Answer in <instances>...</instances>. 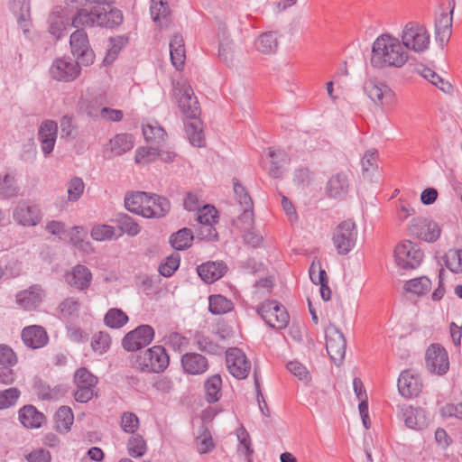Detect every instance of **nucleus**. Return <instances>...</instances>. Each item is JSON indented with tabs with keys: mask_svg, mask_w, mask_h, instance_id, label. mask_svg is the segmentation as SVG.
Returning a JSON list of instances; mask_svg holds the SVG:
<instances>
[{
	"mask_svg": "<svg viewBox=\"0 0 462 462\" xmlns=\"http://www.w3.org/2000/svg\"><path fill=\"white\" fill-rule=\"evenodd\" d=\"M349 189L348 177L345 172L333 175L327 183V194L333 199H341L346 196Z\"/></svg>",
	"mask_w": 462,
	"mask_h": 462,
	"instance_id": "c85d7f7f",
	"label": "nucleus"
},
{
	"mask_svg": "<svg viewBox=\"0 0 462 462\" xmlns=\"http://www.w3.org/2000/svg\"><path fill=\"white\" fill-rule=\"evenodd\" d=\"M150 11L154 22L167 19L171 13L167 0H151Z\"/></svg>",
	"mask_w": 462,
	"mask_h": 462,
	"instance_id": "5fc2aeb1",
	"label": "nucleus"
},
{
	"mask_svg": "<svg viewBox=\"0 0 462 462\" xmlns=\"http://www.w3.org/2000/svg\"><path fill=\"white\" fill-rule=\"evenodd\" d=\"M171 64L177 70L182 69L186 60L184 39L180 33H175L170 42Z\"/></svg>",
	"mask_w": 462,
	"mask_h": 462,
	"instance_id": "7c9ffc66",
	"label": "nucleus"
},
{
	"mask_svg": "<svg viewBox=\"0 0 462 462\" xmlns=\"http://www.w3.org/2000/svg\"><path fill=\"white\" fill-rule=\"evenodd\" d=\"M346 340L343 333L334 325L326 328V349L330 359L339 365L345 358Z\"/></svg>",
	"mask_w": 462,
	"mask_h": 462,
	"instance_id": "9b49d317",
	"label": "nucleus"
},
{
	"mask_svg": "<svg viewBox=\"0 0 462 462\" xmlns=\"http://www.w3.org/2000/svg\"><path fill=\"white\" fill-rule=\"evenodd\" d=\"M193 340L194 345L201 352L210 355H221L224 351L223 347L213 342L208 337L204 336L201 332H196Z\"/></svg>",
	"mask_w": 462,
	"mask_h": 462,
	"instance_id": "ea45409f",
	"label": "nucleus"
},
{
	"mask_svg": "<svg viewBox=\"0 0 462 462\" xmlns=\"http://www.w3.org/2000/svg\"><path fill=\"white\" fill-rule=\"evenodd\" d=\"M65 279L69 286L79 291H86L91 285L92 273L87 266L77 264L66 273Z\"/></svg>",
	"mask_w": 462,
	"mask_h": 462,
	"instance_id": "4be33fe9",
	"label": "nucleus"
},
{
	"mask_svg": "<svg viewBox=\"0 0 462 462\" xmlns=\"http://www.w3.org/2000/svg\"><path fill=\"white\" fill-rule=\"evenodd\" d=\"M430 36L427 29L415 22L408 23L402 31V42L403 48L422 52L429 48Z\"/></svg>",
	"mask_w": 462,
	"mask_h": 462,
	"instance_id": "423d86ee",
	"label": "nucleus"
},
{
	"mask_svg": "<svg viewBox=\"0 0 462 462\" xmlns=\"http://www.w3.org/2000/svg\"><path fill=\"white\" fill-rule=\"evenodd\" d=\"M402 418L405 425L412 430H422L428 426L429 419L426 411L421 408H413L411 405L401 406Z\"/></svg>",
	"mask_w": 462,
	"mask_h": 462,
	"instance_id": "412c9836",
	"label": "nucleus"
},
{
	"mask_svg": "<svg viewBox=\"0 0 462 462\" xmlns=\"http://www.w3.org/2000/svg\"><path fill=\"white\" fill-rule=\"evenodd\" d=\"M257 314L271 328L282 329L287 327L290 316L285 307L274 300L262 302L256 309Z\"/></svg>",
	"mask_w": 462,
	"mask_h": 462,
	"instance_id": "7ed1b4c3",
	"label": "nucleus"
},
{
	"mask_svg": "<svg viewBox=\"0 0 462 462\" xmlns=\"http://www.w3.org/2000/svg\"><path fill=\"white\" fill-rule=\"evenodd\" d=\"M197 272L206 283H213L226 274L227 265L223 261H208L199 265Z\"/></svg>",
	"mask_w": 462,
	"mask_h": 462,
	"instance_id": "5701e85b",
	"label": "nucleus"
},
{
	"mask_svg": "<svg viewBox=\"0 0 462 462\" xmlns=\"http://www.w3.org/2000/svg\"><path fill=\"white\" fill-rule=\"evenodd\" d=\"M136 363L142 372L159 374L164 372L169 366L170 356L162 346H153L143 356H139Z\"/></svg>",
	"mask_w": 462,
	"mask_h": 462,
	"instance_id": "20e7f679",
	"label": "nucleus"
},
{
	"mask_svg": "<svg viewBox=\"0 0 462 462\" xmlns=\"http://www.w3.org/2000/svg\"><path fill=\"white\" fill-rule=\"evenodd\" d=\"M80 62L69 58L56 59L50 69L51 76L59 81L70 82L80 74Z\"/></svg>",
	"mask_w": 462,
	"mask_h": 462,
	"instance_id": "ddd939ff",
	"label": "nucleus"
},
{
	"mask_svg": "<svg viewBox=\"0 0 462 462\" xmlns=\"http://www.w3.org/2000/svg\"><path fill=\"white\" fill-rule=\"evenodd\" d=\"M357 240V228L353 220L346 219L338 224L333 231L332 242L338 254H347Z\"/></svg>",
	"mask_w": 462,
	"mask_h": 462,
	"instance_id": "39448f33",
	"label": "nucleus"
},
{
	"mask_svg": "<svg viewBox=\"0 0 462 462\" xmlns=\"http://www.w3.org/2000/svg\"><path fill=\"white\" fill-rule=\"evenodd\" d=\"M86 233L84 232L83 227L81 226H74L70 235V243L78 249L88 252L90 248V243L84 240V236Z\"/></svg>",
	"mask_w": 462,
	"mask_h": 462,
	"instance_id": "0e129e2a",
	"label": "nucleus"
},
{
	"mask_svg": "<svg viewBox=\"0 0 462 462\" xmlns=\"http://www.w3.org/2000/svg\"><path fill=\"white\" fill-rule=\"evenodd\" d=\"M58 124L53 120H44L38 131V139L41 147L45 155L50 154L53 149L57 139Z\"/></svg>",
	"mask_w": 462,
	"mask_h": 462,
	"instance_id": "6ab92c4d",
	"label": "nucleus"
},
{
	"mask_svg": "<svg viewBox=\"0 0 462 462\" xmlns=\"http://www.w3.org/2000/svg\"><path fill=\"white\" fill-rule=\"evenodd\" d=\"M426 367L430 373L445 374L449 369L448 352L439 345L428 347L425 356Z\"/></svg>",
	"mask_w": 462,
	"mask_h": 462,
	"instance_id": "2eb2a0df",
	"label": "nucleus"
},
{
	"mask_svg": "<svg viewBox=\"0 0 462 462\" xmlns=\"http://www.w3.org/2000/svg\"><path fill=\"white\" fill-rule=\"evenodd\" d=\"M114 221L122 233H125L130 236H134L140 232L139 225L132 217L125 213L116 214Z\"/></svg>",
	"mask_w": 462,
	"mask_h": 462,
	"instance_id": "a19ab883",
	"label": "nucleus"
},
{
	"mask_svg": "<svg viewBox=\"0 0 462 462\" xmlns=\"http://www.w3.org/2000/svg\"><path fill=\"white\" fill-rule=\"evenodd\" d=\"M180 362L184 373L188 374H202L208 369V359L199 353H186L182 355Z\"/></svg>",
	"mask_w": 462,
	"mask_h": 462,
	"instance_id": "b1692460",
	"label": "nucleus"
},
{
	"mask_svg": "<svg viewBox=\"0 0 462 462\" xmlns=\"http://www.w3.org/2000/svg\"><path fill=\"white\" fill-rule=\"evenodd\" d=\"M19 420L28 429H37L45 421V415L33 405H24L19 410Z\"/></svg>",
	"mask_w": 462,
	"mask_h": 462,
	"instance_id": "c756f323",
	"label": "nucleus"
},
{
	"mask_svg": "<svg viewBox=\"0 0 462 462\" xmlns=\"http://www.w3.org/2000/svg\"><path fill=\"white\" fill-rule=\"evenodd\" d=\"M143 134L145 140L152 143H161L167 134L165 130L157 123L143 126Z\"/></svg>",
	"mask_w": 462,
	"mask_h": 462,
	"instance_id": "a18cd8bd",
	"label": "nucleus"
},
{
	"mask_svg": "<svg viewBox=\"0 0 462 462\" xmlns=\"http://www.w3.org/2000/svg\"><path fill=\"white\" fill-rule=\"evenodd\" d=\"M364 91L376 106H392L394 103V92L387 84L376 78L365 81Z\"/></svg>",
	"mask_w": 462,
	"mask_h": 462,
	"instance_id": "1a4fd4ad",
	"label": "nucleus"
},
{
	"mask_svg": "<svg viewBox=\"0 0 462 462\" xmlns=\"http://www.w3.org/2000/svg\"><path fill=\"white\" fill-rule=\"evenodd\" d=\"M159 155V149L154 147H141L135 152V162L147 164L153 162Z\"/></svg>",
	"mask_w": 462,
	"mask_h": 462,
	"instance_id": "69168bd1",
	"label": "nucleus"
},
{
	"mask_svg": "<svg viewBox=\"0 0 462 462\" xmlns=\"http://www.w3.org/2000/svg\"><path fill=\"white\" fill-rule=\"evenodd\" d=\"M111 344V337L107 332L99 331L94 334L91 341V347L95 352L99 354L106 353Z\"/></svg>",
	"mask_w": 462,
	"mask_h": 462,
	"instance_id": "4d7b16f0",
	"label": "nucleus"
},
{
	"mask_svg": "<svg viewBox=\"0 0 462 462\" xmlns=\"http://www.w3.org/2000/svg\"><path fill=\"white\" fill-rule=\"evenodd\" d=\"M149 203L148 193L144 191L133 192L125 198V208L133 213L142 215L143 217L144 208Z\"/></svg>",
	"mask_w": 462,
	"mask_h": 462,
	"instance_id": "f704fd0d",
	"label": "nucleus"
},
{
	"mask_svg": "<svg viewBox=\"0 0 462 462\" xmlns=\"http://www.w3.org/2000/svg\"><path fill=\"white\" fill-rule=\"evenodd\" d=\"M21 392L16 387H11L4 391H0V410L7 409L15 405Z\"/></svg>",
	"mask_w": 462,
	"mask_h": 462,
	"instance_id": "13d9d810",
	"label": "nucleus"
},
{
	"mask_svg": "<svg viewBox=\"0 0 462 462\" xmlns=\"http://www.w3.org/2000/svg\"><path fill=\"white\" fill-rule=\"evenodd\" d=\"M127 37L125 36H117V37H110L109 38V49L107 50V53L104 58V63L110 64L113 62L117 54L120 52L121 49L127 43Z\"/></svg>",
	"mask_w": 462,
	"mask_h": 462,
	"instance_id": "09e8293b",
	"label": "nucleus"
},
{
	"mask_svg": "<svg viewBox=\"0 0 462 462\" xmlns=\"http://www.w3.org/2000/svg\"><path fill=\"white\" fill-rule=\"evenodd\" d=\"M193 239L191 229L184 227L170 236V244L174 249L181 251L191 246Z\"/></svg>",
	"mask_w": 462,
	"mask_h": 462,
	"instance_id": "c9c22d12",
	"label": "nucleus"
},
{
	"mask_svg": "<svg viewBox=\"0 0 462 462\" xmlns=\"http://www.w3.org/2000/svg\"><path fill=\"white\" fill-rule=\"evenodd\" d=\"M56 429L60 433L68 432L74 421L72 410L69 406H61L55 413Z\"/></svg>",
	"mask_w": 462,
	"mask_h": 462,
	"instance_id": "58836bf2",
	"label": "nucleus"
},
{
	"mask_svg": "<svg viewBox=\"0 0 462 462\" xmlns=\"http://www.w3.org/2000/svg\"><path fill=\"white\" fill-rule=\"evenodd\" d=\"M222 378L218 374H213L204 382L205 400L208 403L218 402L222 396Z\"/></svg>",
	"mask_w": 462,
	"mask_h": 462,
	"instance_id": "72a5a7b5",
	"label": "nucleus"
},
{
	"mask_svg": "<svg viewBox=\"0 0 462 462\" xmlns=\"http://www.w3.org/2000/svg\"><path fill=\"white\" fill-rule=\"evenodd\" d=\"M233 308L232 300L221 294L210 295L208 298V310L212 314H226L231 311Z\"/></svg>",
	"mask_w": 462,
	"mask_h": 462,
	"instance_id": "e433bc0d",
	"label": "nucleus"
},
{
	"mask_svg": "<svg viewBox=\"0 0 462 462\" xmlns=\"http://www.w3.org/2000/svg\"><path fill=\"white\" fill-rule=\"evenodd\" d=\"M128 316L121 309L112 308L104 317V323L110 328H120L128 322Z\"/></svg>",
	"mask_w": 462,
	"mask_h": 462,
	"instance_id": "37998d69",
	"label": "nucleus"
},
{
	"mask_svg": "<svg viewBox=\"0 0 462 462\" xmlns=\"http://www.w3.org/2000/svg\"><path fill=\"white\" fill-rule=\"evenodd\" d=\"M255 46L260 52L264 54L275 52L279 46L276 32H263L255 41Z\"/></svg>",
	"mask_w": 462,
	"mask_h": 462,
	"instance_id": "4c0bfd02",
	"label": "nucleus"
},
{
	"mask_svg": "<svg viewBox=\"0 0 462 462\" xmlns=\"http://www.w3.org/2000/svg\"><path fill=\"white\" fill-rule=\"evenodd\" d=\"M99 5L81 6L78 7L77 11L71 16V26L79 29L92 28L97 26V22L100 20V14H98Z\"/></svg>",
	"mask_w": 462,
	"mask_h": 462,
	"instance_id": "f3484780",
	"label": "nucleus"
},
{
	"mask_svg": "<svg viewBox=\"0 0 462 462\" xmlns=\"http://www.w3.org/2000/svg\"><path fill=\"white\" fill-rule=\"evenodd\" d=\"M394 255L397 264L402 269H415L422 262L424 254L419 245L406 240L395 247Z\"/></svg>",
	"mask_w": 462,
	"mask_h": 462,
	"instance_id": "0eeeda50",
	"label": "nucleus"
},
{
	"mask_svg": "<svg viewBox=\"0 0 462 462\" xmlns=\"http://www.w3.org/2000/svg\"><path fill=\"white\" fill-rule=\"evenodd\" d=\"M445 264L452 273H462V249L449 251L445 256Z\"/></svg>",
	"mask_w": 462,
	"mask_h": 462,
	"instance_id": "052dcab7",
	"label": "nucleus"
},
{
	"mask_svg": "<svg viewBox=\"0 0 462 462\" xmlns=\"http://www.w3.org/2000/svg\"><path fill=\"white\" fill-rule=\"evenodd\" d=\"M154 337V329L150 325H140L129 331L122 339V346L128 352L138 351L147 346Z\"/></svg>",
	"mask_w": 462,
	"mask_h": 462,
	"instance_id": "9d476101",
	"label": "nucleus"
},
{
	"mask_svg": "<svg viewBox=\"0 0 462 462\" xmlns=\"http://www.w3.org/2000/svg\"><path fill=\"white\" fill-rule=\"evenodd\" d=\"M430 288L431 281L426 276L411 279L404 285V289L407 291L417 294L418 296L426 294L430 291Z\"/></svg>",
	"mask_w": 462,
	"mask_h": 462,
	"instance_id": "c03bdc74",
	"label": "nucleus"
},
{
	"mask_svg": "<svg viewBox=\"0 0 462 462\" xmlns=\"http://www.w3.org/2000/svg\"><path fill=\"white\" fill-rule=\"evenodd\" d=\"M148 199L149 203L144 208V217L159 218L164 217L170 211L171 203L166 198L148 193Z\"/></svg>",
	"mask_w": 462,
	"mask_h": 462,
	"instance_id": "bb28decb",
	"label": "nucleus"
},
{
	"mask_svg": "<svg viewBox=\"0 0 462 462\" xmlns=\"http://www.w3.org/2000/svg\"><path fill=\"white\" fill-rule=\"evenodd\" d=\"M237 439L239 440L237 453L244 456L247 462H252L254 448H252L250 436L243 426L237 430Z\"/></svg>",
	"mask_w": 462,
	"mask_h": 462,
	"instance_id": "79ce46f5",
	"label": "nucleus"
},
{
	"mask_svg": "<svg viewBox=\"0 0 462 462\" xmlns=\"http://www.w3.org/2000/svg\"><path fill=\"white\" fill-rule=\"evenodd\" d=\"M80 308V302L72 297H69L62 300L58 310L63 317H70L76 314Z\"/></svg>",
	"mask_w": 462,
	"mask_h": 462,
	"instance_id": "774afa93",
	"label": "nucleus"
},
{
	"mask_svg": "<svg viewBox=\"0 0 462 462\" xmlns=\"http://www.w3.org/2000/svg\"><path fill=\"white\" fill-rule=\"evenodd\" d=\"M19 187L16 184L15 178L13 175L5 174L0 179V195L5 199L17 196Z\"/></svg>",
	"mask_w": 462,
	"mask_h": 462,
	"instance_id": "3c124183",
	"label": "nucleus"
},
{
	"mask_svg": "<svg viewBox=\"0 0 462 462\" xmlns=\"http://www.w3.org/2000/svg\"><path fill=\"white\" fill-rule=\"evenodd\" d=\"M197 220L200 226L216 224L218 221V212L212 205H205L199 209Z\"/></svg>",
	"mask_w": 462,
	"mask_h": 462,
	"instance_id": "864d4df0",
	"label": "nucleus"
},
{
	"mask_svg": "<svg viewBox=\"0 0 462 462\" xmlns=\"http://www.w3.org/2000/svg\"><path fill=\"white\" fill-rule=\"evenodd\" d=\"M98 14H100V20L97 22V27L114 29L124 21L122 11L116 7L99 5Z\"/></svg>",
	"mask_w": 462,
	"mask_h": 462,
	"instance_id": "cd10ccee",
	"label": "nucleus"
},
{
	"mask_svg": "<svg viewBox=\"0 0 462 462\" xmlns=\"http://www.w3.org/2000/svg\"><path fill=\"white\" fill-rule=\"evenodd\" d=\"M77 125L73 116L65 115L60 119V137L71 141L77 137Z\"/></svg>",
	"mask_w": 462,
	"mask_h": 462,
	"instance_id": "6e6d98bb",
	"label": "nucleus"
},
{
	"mask_svg": "<svg viewBox=\"0 0 462 462\" xmlns=\"http://www.w3.org/2000/svg\"><path fill=\"white\" fill-rule=\"evenodd\" d=\"M146 442L140 434H133L127 442V450L131 457H140L146 452Z\"/></svg>",
	"mask_w": 462,
	"mask_h": 462,
	"instance_id": "de8ad7c7",
	"label": "nucleus"
},
{
	"mask_svg": "<svg viewBox=\"0 0 462 462\" xmlns=\"http://www.w3.org/2000/svg\"><path fill=\"white\" fill-rule=\"evenodd\" d=\"M133 147L134 138L132 134H118L109 141L105 150V154L109 153L106 157L110 159L127 152Z\"/></svg>",
	"mask_w": 462,
	"mask_h": 462,
	"instance_id": "a878e982",
	"label": "nucleus"
},
{
	"mask_svg": "<svg viewBox=\"0 0 462 462\" xmlns=\"http://www.w3.org/2000/svg\"><path fill=\"white\" fill-rule=\"evenodd\" d=\"M63 13L64 11L60 6H55L48 18L49 32L57 39L61 38L67 29Z\"/></svg>",
	"mask_w": 462,
	"mask_h": 462,
	"instance_id": "473e14b6",
	"label": "nucleus"
},
{
	"mask_svg": "<svg viewBox=\"0 0 462 462\" xmlns=\"http://www.w3.org/2000/svg\"><path fill=\"white\" fill-rule=\"evenodd\" d=\"M310 278L314 284L322 285V283H328V278L326 271L321 267L320 261H313L310 264Z\"/></svg>",
	"mask_w": 462,
	"mask_h": 462,
	"instance_id": "e2e57ef3",
	"label": "nucleus"
},
{
	"mask_svg": "<svg viewBox=\"0 0 462 462\" xmlns=\"http://www.w3.org/2000/svg\"><path fill=\"white\" fill-rule=\"evenodd\" d=\"M408 54L397 38L389 34L379 36L373 43L371 65L374 68L402 67Z\"/></svg>",
	"mask_w": 462,
	"mask_h": 462,
	"instance_id": "f03ea898",
	"label": "nucleus"
},
{
	"mask_svg": "<svg viewBox=\"0 0 462 462\" xmlns=\"http://www.w3.org/2000/svg\"><path fill=\"white\" fill-rule=\"evenodd\" d=\"M174 95L179 108L183 116L189 120L185 123V132L189 143L196 147L205 146L202 122L199 118L201 109L192 88L189 85L175 88Z\"/></svg>",
	"mask_w": 462,
	"mask_h": 462,
	"instance_id": "f257e3e1",
	"label": "nucleus"
},
{
	"mask_svg": "<svg viewBox=\"0 0 462 462\" xmlns=\"http://www.w3.org/2000/svg\"><path fill=\"white\" fill-rule=\"evenodd\" d=\"M74 383L77 386L96 387L98 378L86 367H80L74 374Z\"/></svg>",
	"mask_w": 462,
	"mask_h": 462,
	"instance_id": "8fccbe9b",
	"label": "nucleus"
},
{
	"mask_svg": "<svg viewBox=\"0 0 462 462\" xmlns=\"http://www.w3.org/2000/svg\"><path fill=\"white\" fill-rule=\"evenodd\" d=\"M422 382L418 374L410 370L402 371L398 379V390L405 398H413L422 390Z\"/></svg>",
	"mask_w": 462,
	"mask_h": 462,
	"instance_id": "a211bd4d",
	"label": "nucleus"
},
{
	"mask_svg": "<svg viewBox=\"0 0 462 462\" xmlns=\"http://www.w3.org/2000/svg\"><path fill=\"white\" fill-rule=\"evenodd\" d=\"M378 152L375 149L368 150L362 158L363 175L370 177V171L377 169Z\"/></svg>",
	"mask_w": 462,
	"mask_h": 462,
	"instance_id": "bf43d9fd",
	"label": "nucleus"
},
{
	"mask_svg": "<svg viewBox=\"0 0 462 462\" xmlns=\"http://www.w3.org/2000/svg\"><path fill=\"white\" fill-rule=\"evenodd\" d=\"M69 45L73 56L83 66H89L95 60V53L88 41V33L83 29L73 32L69 37Z\"/></svg>",
	"mask_w": 462,
	"mask_h": 462,
	"instance_id": "6e6552de",
	"label": "nucleus"
},
{
	"mask_svg": "<svg viewBox=\"0 0 462 462\" xmlns=\"http://www.w3.org/2000/svg\"><path fill=\"white\" fill-rule=\"evenodd\" d=\"M85 184L81 178L74 177L68 183V199L71 202L78 201L82 196Z\"/></svg>",
	"mask_w": 462,
	"mask_h": 462,
	"instance_id": "680f3d73",
	"label": "nucleus"
},
{
	"mask_svg": "<svg viewBox=\"0 0 462 462\" xmlns=\"http://www.w3.org/2000/svg\"><path fill=\"white\" fill-rule=\"evenodd\" d=\"M121 428L126 433L134 434L139 428V419L134 412L125 411L121 416Z\"/></svg>",
	"mask_w": 462,
	"mask_h": 462,
	"instance_id": "338daca9",
	"label": "nucleus"
},
{
	"mask_svg": "<svg viewBox=\"0 0 462 462\" xmlns=\"http://www.w3.org/2000/svg\"><path fill=\"white\" fill-rule=\"evenodd\" d=\"M415 70L441 91L445 93H450L452 91V85L437 74L432 69L428 68L423 64H418Z\"/></svg>",
	"mask_w": 462,
	"mask_h": 462,
	"instance_id": "2f4dec72",
	"label": "nucleus"
},
{
	"mask_svg": "<svg viewBox=\"0 0 462 462\" xmlns=\"http://www.w3.org/2000/svg\"><path fill=\"white\" fill-rule=\"evenodd\" d=\"M197 450L199 454H207L215 448V443L210 430L203 427L199 435L196 438Z\"/></svg>",
	"mask_w": 462,
	"mask_h": 462,
	"instance_id": "49530a36",
	"label": "nucleus"
},
{
	"mask_svg": "<svg viewBox=\"0 0 462 462\" xmlns=\"http://www.w3.org/2000/svg\"><path fill=\"white\" fill-rule=\"evenodd\" d=\"M43 291L40 285L34 284L19 291L15 296L16 303L25 310H33L42 301Z\"/></svg>",
	"mask_w": 462,
	"mask_h": 462,
	"instance_id": "aec40b11",
	"label": "nucleus"
},
{
	"mask_svg": "<svg viewBox=\"0 0 462 462\" xmlns=\"http://www.w3.org/2000/svg\"><path fill=\"white\" fill-rule=\"evenodd\" d=\"M226 366L229 373L237 379H245L248 376L251 364L245 353L239 348H229L226 355Z\"/></svg>",
	"mask_w": 462,
	"mask_h": 462,
	"instance_id": "dca6fc26",
	"label": "nucleus"
},
{
	"mask_svg": "<svg viewBox=\"0 0 462 462\" xmlns=\"http://www.w3.org/2000/svg\"><path fill=\"white\" fill-rule=\"evenodd\" d=\"M409 232L411 236L432 243L439 239L441 230L435 221L425 217H416L411 220Z\"/></svg>",
	"mask_w": 462,
	"mask_h": 462,
	"instance_id": "4468645a",
	"label": "nucleus"
},
{
	"mask_svg": "<svg viewBox=\"0 0 462 462\" xmlns=\"http://www.w3.org/2000/svg\"><path fill=\"white\" fill-rule=\"evenodd\" d=\"M13 218L20 226H35L42 222V213L38 205L23 200L14 208Z\"/></svg>",
	"mask_w": 462,
	"mask_h": 462,
	"instance_id": "f8f14e48",
	"label": "nucleus"
},
{
	"mask_svg": "<svg viewBox=\"0 0 462 462\" xmlns=\"http://www.w3.org/2000/svg\"><path fill=\"white\" fill-rule=\"evenodd\" d=\"M22 339L25 346L36 349L47 345L49 337L43 327L32 325L23 329Z\"/></svg>",
	"mask_w": 462,
	"mask_h": 462,
	"instance_id": "393cba45",
	"label": "nucleus"
},
{
	"mask_svg": "<svg viewBox=\"0 0 462 462\" xmlns=\"http://www.w3.org/2000/svg\"><path fill=\"white\" fill-rule=\"evenodd\" d=\"M180 263V256L173 253L166 257L165 261L159 265V273L164 277H171L178 270Z\"/></svg>",
	"mask_w": 462,
	"mask_h": 462,
	"instance_id": "603ef678",
	"label": "nucleus"
}]
</instances>
